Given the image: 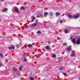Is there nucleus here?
I'll return each instance as SVG.
<instances>
[{
	"label": "nucleus",
	"instance_id": "nucleus-1",
	"mask_svg": "<svg viewBox=\"0 0 80 80\" xmlns=\"http://www.w3.org/2000/svg\"><path fill=\"white\" fill-rule=\"evenodd\" d=\"M12 12L13 13H15V12H19V10H18V8H15L14 7L12 9Z\"/></svg>",
	"mask_w": 80,
	"mask_h": 80
},
{
	"label": "nucleus",
	"instance_id": "nucleus-2",
	"mask_svg": "<svg viewBox=\"0 0 80 80\" xmlns=\"http://www.w3.org/2000/svg\"><path fill=\"white\" fill-rule=\"evenodd\" d=\"M36 25H37V24L34 23V24H30L29 26V27L30 28H33L34 27H35Z\"/></svg>",
	"mask_w": 80,
	"mask_h": 80
},
{
	"label": "nucleus",
	"instance_id": "nucleus-3",
	"mask_svg": "<svg viewBox=\"0 0 80 80\" xmlns=\"http://www.w3.org/2000/svg\"><path fill=\"white\" fill-rule=\"evenodd\" d=\"M67 16L69 17L70 19H72V18H73V16H72V15H71V14H68Z\"/></svg>",
	"mask_w": 80,
	"mask_h": 80
},
{
	"label": "nucleus",
	"instance_id": "nucleus-4",
	"mask_svg": "<svg viewBox=\"0 0 80 80\" xmlns=\"http://www.w3.org/2000/svg\"><path fill=\"white\" fill-rule=\"evenodd\" d=\"M76 43L77 45L80 44V38H79L76 41Z\"/></svg>",
	"mask_w": 80,
	"mask_h": 80
},
{
	"label": "nucleus",
	"instance_id": "nucleus-5",
	"mask_svg": "<svg viewBox=\"0 0 80 80\" xmlns=\"http://www.w3.org/2000/svg\"><path fill=\"white\" fill-rule=\"evenodd\" d=\"M78 17H79V15L78 14H77L73 16V18H78Z\"/></svg>",
	"mask_w": 80,
	"mask_h": 80
},
{
	"label": "nucleus",
	"instance_id": "nucleus-6",
	"mask_svg": "<svg viewBox=\"0 0 80 80\" xmlns=\"http://www.w3.org/2000/svg\"><path fill=\"white\" fill-rule=\"evenodd\" d=\"M45 48L46 50H51V48H50V47H48V46H46L45 47Z\"/></svg>",
	"mask_w": 80,
	"mask_h": 80
},
{
	"label": "nucleus",
	"instance_id": "nucleus-7",
	"mask_svg": "<svg viewBox=\"0 0 80 80\" xmlns=\"http://www.w3.org/2000/svg\"><path fill=\"white\" fill-rule=\"evenodd\" d=\"M32 22H33V21H34V20H35V18L34 16H32Z\"/></svg>",
	"mask_w": 80,
	"mask_h": 80
},
{
	"label": "nucleus",
	"instance_id": "nucleus-8",
	"mask_svg": "<svg viewBox=\"0 0 80 80\" xmlns=\"http://www.w3.org/2000/svg\"><path fill=\"white\" fill-rule=\"evenodd\" d=\"M48 13L47 12H46L44 14V17H47V16L48 15Z\"/></svg>",
	"mask_w": 80,
	"mask_h": 80
},
{
	"label": "nucleus",
	"instance_id": "nucleus-9",
	"mask_svg": "<svg viewBox=\"0 0 80 80\" xmlns=\"http://www.w3.org/2000/svg\"><path fill=\"white\" fill-rule=\"evenodd\" d=\"M14 48H15L14 46L9 47V49H10V50H12V49H14Z\"/></svg>",
	"mask_w": 80,
	"mask_h": 80
},
{
	"label": "nucleus",
	"instance_id": "nucleus-10",
	"mask_svg": "<svg viewBox=\"0 0 80 80\" xmlns=\"http://www.w3.org/2000/svg\"><path fill=\"white\" fill-rule=\"evenodd\" d=\"M63 69H64V68L63 67H61L59 68V70L60 71H63Z\"/></svg>",
	"mask_w": 80,
	"mask_h": 80
},
{
	"label": "nucleus",
	"instance_id": "nucleus-11",
	"mask_svg": "<svg viewBox=\"0 0 80 80\" xmlns=\"http://www.w3.org/2000/svg\"><path fill=\"white\" fill-rule=\"evenodd\" d=\"M71 50H72V49L70 48H68L67 49V51H68V52L71 51Z\"/></svg>",
	"mask_w": 80,
	"mask_h": 80
},
{
	"label": "nucleus",
	"instance_id": "nucleus-12",
	"mask_svg": "<svg viewBox=\"0 0 80 80\" xmlns=\"http://www.w3.org/2000/svg\"><path fill=\"white\" fill-rule=\"evenodd\" d=\"M72 43H75V42H76L75 39H73L72 40Z\"/></svg>",
	"mask_w": 80,
	"mask_h": 80
},
{
	"label": "nucleus",
	"instance_id": "nucleus-13",
	"mask_svg": "<svg viewBox=\"0 0 80 80\" xmlns=\"http://www.w3.org/2000/svg\"><path fill=\"white\" fill-rule=\"evenodd\" d=\"M21 9L22 10H25V7H23V6H22L21 7Z\"/></svg>",
	"mask_w": 80,
	"mask_h": 80
},
{
	"label": "nucleus",
	"instance_id": "nucleus-14",
	"mask_svg": "<svg viewBox=\"0 0 80 80\" xmlns=\"http://www.w3.org/2000/svg\"><path fill=\"white\" fill-rule=\"evenodd\" d=\"M8 11V9L7 8H6L4 9L3 12H7Z\"/></svg>",
	"mask_w": 80,
	"mask_h": 80
},
{
	"label": "nucleus",
	"instance_id": "nucleus-15",
	"mask_svg": "<svg viewBox=\"0 0 80 80\" xmlns=\"http://www.w3.org/2000/svg\"><path fill=\"white\" fill-rule=\"evenodd\" d=\"M64 32L65 33H68V30L66 29L65 30Z\"/></svg>",
	"mask_w": 80,
	"mask_h": 80
},
{
	"label": "nucleus",
	"instance_id": "nucleus-16",
	"mask_svg": "<svg viewBox=\"0 0 80 80\" xmlns=\"http://www.w3.org/2000/svg\"><path fill=\"white\" fill-rule=\"evenodd\" d=\"M49 14L50 15H51V16H52L53 14L52 12H51L49 13Z\"/></svg>",
	"mask_w": 80,
	"mask_h": 80
},
{
	"label": "nucleus",
	"instance_id": "nucleus-17",
	"mask_svg": "<svg viewBox=\"0 0 80 80\" xmlns=\"http://www.w3.org/2000/svg\"><path fill=\"white\" fill-rule=\"evenodd\" d=\"M28 47L30 48L31 47H32V45H31L30 44H29L28 45Z\"/></svg>",
	"mask_w": 80,
	"mask_h": 80
},
{
	"label": "nucleus",
	"instance_id": "nucleus-18",
	"mask_svg": "<svg viewBox=\"0 0 80 80\" xmlns=\"http://www.w3.org/2000/svg\"><path fill=\"white\" fill-rule=\"evenodd\" d=\"M56 16H59L60 15V13L58 12H57L56 13Z\"/></svg>",
	"mask_w": 80,
	"mask_h": 80
},
{
	"label": "nucleus",
	"instance_id": "nucleus-19",
	"mask_svg": "<svg viewBox=\"0 0 80 80\" xmlns=\"http://www.w3.org/2000/svg\"><path fill=\"white\" fill-rule=\"evenodd\" d=\"M24 62H27V58H24V60H23Z\"/></svg>",
	"mask_w": 80,
	"mask_h": 80
},
{
	"label": "nucleus",
	"instance_id": "nucleus-20",
	"mask_svg": "<svg viewBox=\"0 0 80 80\" xmlns=\"http://www.w3.org/2000/svg\"><path fill=\"white\" fill-rule=\"evenodd\" d=\"M3 54H2V53H0V57H3Z\"/></svg>",
	"mask_w": 80,
	"mask_h": 80
},
{
	"label": "nucleus",
	"instance_id": "nucleus-21",
	"mask_svg": "<svg viewBox=\"0 0 80 80\" xmlns=\"http://www.w3.org/2000/svg\"><path fill=\"white\" fill-rule=\"evenodd\" d=\"M56 57V55H55V54H54L52 56V57L53 58V57Z\"/></svg>",
	"mask_w": 80,
	"mask_h": 80
},
{
	"label": "nucleus",
	"instance_id": "nucleus-22",
	"mask_svg": "<svg viewBox=\"0 0 80 80\" xmlns=\"http://www.w3.org/2000/svg\"><path fill=\"white\" fill-rule=\"evenodd\" d=\"M63 45H64V46H66V45H67V43H63Z\"/></svg>",
	"mask_w": 80,
	"mask_h": 80
},
{
	"label": "nucleus",
	"instance_id": "nucleus-23",
	"mask_svg": "<svg viewBox=\"0 0 80 80\" xmlns=\"http://www.w3.org/2000/svg\"><path fill=\"white\" fill-rule=\"evenodd\" d=\"M30 79L31 80H33L34 79L32 77H31V78H30Z\"/></svg>",
	"mask_w": 80,
	"mask_h": 80
},
{
	"label": "nucleus",
	"instance_id": "nucleus-24",
	"mask_svg": "<svg viewBox=\"0 0 80 80\" xmlns=\"http://www.w3.org/2000/svg\"><path fill=\"white\" fill-rule=\"evenodd\" d=\"M43 17V15L42 14H40V16L39 17Z\"/></svg>",
	"mask_w": 80,
	"mask_h": 80
},
{
	"label": "nucleus",
	"instance_id": "nucleus-25",
	"mask_svg": "<svg viewBox=\"0 0 80 80\" xmlns=\"http://www.w3.org/2000/svg\"><path fill=\"white\" fill-rule=\"evenodd\" d=\"M22 67H20L19 68L20 70H22Z\"/></svg>",
	"mask_w": 80,
	"mask_h": 80
},
{
	"label": "nucleus",
	"instance_id": "nucleus-26",
	"mask_svg": "<svg viewBox=\"0 0 80 80\" xmlns=\"http://www.w3.org/2000/svg\"><path fill=\"white\" fill-rule=\"evenodd\" d=\"M63 75H64L65 76H66V75H67V73H63Z\"/></svg>",
	"mask_w": 80,
	"mask_h": 80
},
{
	"label": "nucleus",
	"instance_id": "nucleus-27",
	"mask_svg": "<svg viewBox=\"0 0 80 80\" xmlns=\"http://www.w3.org/2000/svg\"><path fill=\"white\" fill-rule=\"evenodd\" d=\"M60 23H63V21L60 20Z\"/></svg>",
	"mask_w": 80,
	"mask_h": 80
},
{
	"label": "nucleus",
	"instance_id": "nucleus-28",
	"mask_svg": "<svg viewBox=\"0 0 80 80\" xmlns=\"http://www.w3.org/2000/svg\"><path fill=\"white\" fill-rule=\"evenodd\" d=\"M71 56H72V57H73V56H75V54H71Z\"/></svg>",
	"mask_w": 80,
	"mask_h": 80
},
{
	"label": "nucleus",
	"instance_id": "nucleus-29",
	"mask_svg": "<svg viewBox=\"0 0 80 80\" xmlns=\"http://www.w3.org/2000/svg\"><path fill=\"white\" fill-rule=\"evenodd\" d=\"M40 33V31L38 32V33Z\"/></svg>",
	"mask_w": 80,
	"mask_h": 80
},
{
	"label": "nucleus",
	"instance_id": "nucleus-30",
	"mask_svg": "<svg viewBox=\"0 0 80 80\" xmlns=\"http://www.w3.org/2000/svg\"><path fill=\"white\" fill-rule=\"evenodd\" d=\"M15 68H12V70H15Z\"/></svg>",
	"mask_w": 80,
	"mask_h": 80
},
{
	"label": "nucleus",
	"instance_id": "nucleus-31",
	"mask_svg": "<svg viewBox=\"0 0 80 80\" xmlns=\"http://www.w3.org/2000/svg\"><path fill=\"white\" fill-rule=\"evenodd\" d=\"M1 1V2H3L4 1V0H0Z\"/></svg>",
	"mask_w": 80,
	"mask_h": 80
},
{
	"label": "nucleus",
	"instance_id": "nucleus-32",
	"mask_svg": "<svg viewBox=\"0 0 80 80\" xmlns=\"http://www.w3.org/2000/svg\"><path fill=\"white\" fill-rule=\"evenodd\" d=\"M0 67H2V65H1V64H0Z\"/></svg>",
	"mask_w": 80,
	"mask_h": 80
},
{
	"label": "nucleus",
	"instance_id": "nucleus-33",
	"mask_svg": "<svg viewBox=\"0 0 80 80\" xmlns=\"http://www.w3.org/2000/svg\"><path fill=\"white\" fill-rule=\"evenodd\" d=\"M2 21V20L1 19H0V22H1Z\"/></svg>",
	"mask_w": 80,
	"mask_h": 80
},
{
	"label": "nucleus",
	"instance_id": "nucleus-34",
	"mask_svg": "<svg viewBox=\"0 0 80 80\" xmlns=\"http://www.w3.org/2000/svg\"><path fill=\"white\" fill-rule=\"evenodd\" d=\"M58 77H60V76H58Z\"/></svg>",
	"mask_w": 80,
	"mask_h": 80
},
{
	"label": "nucleus",
	"instance_id": "nucleus-35",
	"mask_svg": "<svg viewBox=\"0 0 80 80\" xmlns=\"http://www.w3.org/2000/svg\"><path fill=\"white\" fill-rule=\"evenodd\" d=\"M60 58H59V59H60Z\"/></svg>",
	"mask_w": 80,
	"mask_h": 80
}]
</instances>
